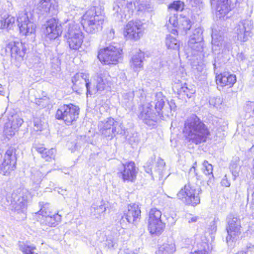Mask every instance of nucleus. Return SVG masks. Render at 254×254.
<instances>
[{"label": "nucleus", "mask_w": 254, "mask_h": 254, "mask_svg": "<svg viewBox=\"0 0 254 254\" xmlns=\"http://www.w3.org/2000/svg\"><path fill=\"white\" fill-rule=\"evenodd\" d=\"M134 7L136 8L138 15H145L153 10V6L149 0H136L134 3L123 0L114 6V15L118 20L124 21L130 17Z\"/></svg>", "instance_id": "obj_1"}, {"label": "nucleus", "mask_w": 254, "mask_h": 254, "mask_svg": "<svg viewBox=\"0 0 254 254\" xmlns=\"http://www.w3.org/2000/svg\"><path fill=\"white\" fill-rule=\"evenodd\" d=\"M183 131L190 141L196 144L205 142L210 134L207 127L195 115L185 121Z\"/></svg>", "instance_id": "obj_2"}, {"label": "nucleus", "mask_w": 254, "mask_h": 254, "mask_svg": "<svg viewBox=\"0 0 254 254\" xmlns=\"http://www.w3.org/2000/svg\"><path fill=\"white\" fill-rule=\"evenodd\" d=\"M103 11L101 7L93 6L83 15L81 23L87 33H95L102 29L105 19Z\"/></svg>", "instance_id": "obj_3"}, {"label": "nucleus", "mask_w": 254, "mask_h": 254, "mask_svg": "<svg viewBox=\"0 0 254 254\" xmlns=\"http://www.w3.org/2000/svg\"><path fill=\"white\" fill-rule=\"evenodd\" d=\"M200 192L198 186L189 182L178 192L177 196L186 204L194 206L200 203Z\"/></svg>", "instance_id": "obj_4"}, {"label": "nucleus", "mask_w": 254, "mask_h": 254, "mask_svg": "<svg viewBox=\"0 0 254 254\" xmlns=\"http://www.w3.org/2000/svg\"><path fill=\"white\" fill-rule=\"evenodd\" d=\"M123 51L118 46L109 45L98 52V58L104 64H116L122 59Z\"/></svg>", "instance_id": "obj_5"}, {"label": "nucleus", "mask_w": 254, "mask_h": 254, "mask_svg": "<svg viewBox=\"0 0 254 254\" xmlns=\"http://www.w3.org/2000/svg\"><path fill=\"white\" fill-rule=\"evenodd\" d=\"M64 37L70 49L77 50L82 44L84 36L79 26L71 22L68 24Z\"/></svg>", "instance_id": "obj_6"}, {"label": "nucleus", "mask_w": 254, "mask_h": 254, "mask_svg": "<svg viewBox=\"0 0 254 254\" xmlns=\"http://www.w3.org/2000/svg\"><path fill=\"white\" fill-rule=\"evenodd\" d=\"M79 109L72 104H64L57 111L56 118L62 120L66 125H71L78 118Z\"/></svg>", "instance_id": "obj_7"}, {"label": "nucleus", "mask_w": 254, "mask_h": 254, "mask_svg": "<svg viewBox=\"0 0 254 254\" xmlns=\"http://www.w3.org/2000/svg\"><path fill=\"white\" fill-rule=\"evenodd\" d=\"M161 212L156 208L151 209L148 214V229L151 234H161L165 228V224L161 220Z\"/></svg>", "instance_id": "obj_8"}, {"label": "nucleus", "mask_w": 254, "mask_h": 254, "mask_svg": "<svg viewBox=\"0 0 254 254\" xmlns=\"http://www.w3.org/2000/svg\"><path fill=\"white\" fill-rule=\"evenodd\" d=\"M144 28L139 20L129 21L124 28L123 35L127 39L138 40L143 35Z\"/></svg>", "instance_id": "obj_9"}, {"label": "nucleus", "mask_w": 254, "mask_h": 254, "mask_svg": "<svg viewBox=\"0 0 254 254\" xmlns=\"http://www.w3.org/2000/svg\"><path fill=\"white\" fill-rule=\"evenodd\" d=\"M29 195V191L23 188H19L12 193L13 206L18 213L26 210Z\"/></svg>", "instance_id": "obj_10"}, {"label": "nucleus", "mask_w": 254, "mask_h": 254, "mask_svg": "<svg viewBox=\"0 0 254 254\" xmlns=\"http://www.w3.org/2000/svg\"><path fill=\"white\" fill-rule=\"evenodd\" d=\"M155 109L157 113L162 118L164 115L169 116L172 111L175 108V104L173 101L165 103V97L161 92L157 93L154 95Z\"/></svg>", "instance_id": "obj_11"}, {"label": "nucleus", "mask_w": 254, "mask_h": 254, "mask_svg": "<svg viewBox=\"0 0 254 254\" xmlns=\"http://www.w3.org/2000/svg\"><path fill=\"white\" fill-rule=\"evenodd\" d=\"M153 106L151 103H148L142 106V110L138 115L140 119L147 125L153 126L161 119L159 115L155 112Z\"/></svg>", "instance_id": "obj_12"}, {"label": "nucleus", "mask_w": 254, "mask_h": 254, "mask_svg": "<svg viewBox=\"0 0 254 254\" xmlns=\"http://www.w3.org/2000/svg\"><path fill=\"white\" fill-rule=\"evenodd\" d=\"M227 226L226 227L228 236L227 242L235 240L237 236L241 234V221L232 214H229L226 218Z\"/></svg>", "instance_id": "obj_13"}, {"label": "nucleus", "mask_w": 254, "mask_h": 254, "mask_svg": "<svg viewBox=\"0 0 254 254\" xmlns=\"http://www.w3.org/2000/svg\"><path fill=\"white\" fill-rule=\"evenodd\" d=\"M17 21L20 32L23 35H28L35 31L36 24L29 20L27 13L24 11L19 12Z\"/></svg>", "instance_id": "obj_14"}, {"label": "nucleus", "mask_w": 254, "mask_h": 254, "mask_svg": "<svg viewBox=\"0 0 254 254\" xmlns=\"http://www.w3.org/2000/svg\"><path fill=\"white\" fill-rule=\"evenodd\" d=\"M253 25L251 21L244 20L240 22L235 27L234 32L237 35V40L241 42L248 40L252 36L251 30Z\"/></svg>", "instance_id": "obj_15"}, {"label": "nucleus", "mask_w": 254, "mask_h": 254, "mask_svg": "<svg viewBox=\"0 0 254 254\" xmlns=\"http://www.w3.org/2000/svg\"><path fill=\"white\" fill-rule=\"evenodd\" d=\"M7 120L8 122L5 124L4 131L7 135L12 136L22 125L23 120L14 112L8 114Z\"/></svg>", "instance_id": "obj_16"}, {"label": "nucleus", "mask_w": 254, "mask_h": 254, "mask_svg": "<svg viewBox=\"0 0 254 254\" xmlns=\"http://www.w3.org/2000/svg\"><path fill=\"white\" fill-rule=\"evenodd\" d=\"M16 157L15 150L10 147L5 152L1 162V169L4 174H8L16 168Z\"/></svg>", "instance_id": "obj_17"}, {"label": "nucleus", "mask_w": 254, "mask_h": 254, "mask_svg": "<svg viewBox=\"0 0 254 254\" xmlns=\"http://www.w3.org/2000/svg\"><path fill=\"white\" fill-rule=\"evenodd\" d=\"M5 51L10 53L12 60L20 62L25 56L26 48L21 42H11L6 46Z\"/></svg>", "instance_id": "obj_18"}, {"label": "nucleus", "mask_w": 254, "mask_h": 254, "mask_svg": "<svg viewBox=\"0 0 254 254\" xmlns=\"http://www.w3.org/2000/svg\"><path fill=\"white\" fill-rule=\"evenodd\" d=\"M88 77L89 75L87 74L83 73H76L72 78L73 90L77 91L78 89L81 88L85 85L87 90L86 94L87 96L92 95L94 93L93 92L95 93V90L93 91L90 90L91 83L89 82Z\"/></svg>", "instance_id": "obj_19"}, {"label": "nucleus", "mask_w": 254, "mask_h": 254, "mask_svg": "<svg viewBox=\"0 0 254 254\" xmlns=\"http://www.w3.org/2000/svg\"><path fill=\"white\" fill-rule=\"evenodd\" d=\"M140 214L141 210L137 204H129L122 217L121 224L125 222V220L128 223H135L140 219Z\"/></svg>", "instance_id": "obj_20"}, {"label": "nucleus", "mask_w": 254, "mask_h": 254, "mask_svg": "<svg viewBox=\"0 0 254 254\" xmlns=\"http://www.w3.org/2000/svg\"><path fill=\"white\" fill-rule=\"evenodd\" d=\"M123 168L120 170L119 177L123 180L128 182H134L136 179L137 171L133 162L130 161L123 164Z\"/></svg>", "instance_id": "obj_21"}, {"label": "nucleus", "mask_w": 254, "mask_h": 254, "mask_svg": "<svg viewBox=\"0 0 254 254\" xmlns=\"http://www.w3.org/2000/svg\"><path fill=\"white\" fill-rule=\"evenodd\" d=\"M237 0H210L211 5H216L218 14L226 15L233 7Z\"/></svg>", "instance_id": "obj_22"}, {"label": "nucleus", "mask_w": 254, "mask_h": 254, "mask_svg": "<svg viewBox=\"0 0 254 254\" xmlns=\"http://www.w3.org/2000/svg\"><path fill=\"white\" fill-rule=\"evenodd\" d=\"M46 26V33L50 39H55L62 33L61 25L59 24L58 20L55 18L48 20Z\"/></svg>", "instance_id": "obj_23"}, {"label": "nucleus", "mask_w": 254, "mask_h": 254, "mask_svg": "<svg viewBox=\"0 0 254 254\" xmlns=\"http://www.w3.org/2000/svg\"><path fill=\"white\" fill-rule=\"evenodd\" d=\"M57 8L54 0H41L38 4L37 9L41 14H55L57 12Z\"/></svg>", "instance_id": "obj_24"}, {"label": "nucleus", "mask_w": 254, "mask_h": 254, "mask_svg": "<svg viewBox=\"0 0 254 254\" xmlns=\"http://www.w3.org/2000/svg\"><path fill=\"white\" fill-rule=\"evenodd\" d=\"M115 120L109 118L99 123L98 128L100 132L105 137L113 138Z\"/></svg>", "instance_id": "obj_25"}, {"label": "nucleus", "mask_w": 254, "mask_h": 254, "mask_svg": "<svg viewBox=\"0 0 254 254\" xmlns=\"http://www.w3.org/2000/svg\"><path fill=\"white\" fill-rule=\"evenodd\" d=\"M217 84L223 87H232L236 81L235 75L228 72L220 73L216 76Z\"/></svg>", "instance_id": "obj_26"}, {"label": "nucleus", "mask_w": 254, "mask_h": 254, "mask_svg": "<svg viewBox=\"0 0 254 254\" xmlns=\"http://www.w3.org/2000/svg\"><path fill=\"white\" fill-rule=\"evenodd\" d=\"M144 58L143 52L138 50L133 55L130 60V66L135 71L143 67V61Z\"/></svg>", "instance_id": "obj_27"}, {"label": "nucleus", "mask_w": 254, "mask_h": 254, "mask_svg": "<svg viewBox=\"0 0 254 254\" xmlns=\"http://www.w3.org/2000/svg\"><path fill=\"white\" fill-rule=\"evenodd\" d=\"M110 77L106 72L98 74L96 77V90L102 91L110 85Z\"/></svg>", "instance_id": "obj_28"}, {"label": "nucleus", "mask_w": 254, "mask_h": 254, "mask_svg": "<svg viewBox=\"0 0 254 254\" xmlns=\"http://www.w3.org/2000/svg\"><path fill=\"white\" fill-rule=\"evenodd\" d=\"M211 36L212 50L217 51L228 48V45L225 43L221 35H218L213 31Z\"/></svg>", "instance_id": "obj_29"}, {"label": "nucleus", "mask_w": 254, "mask_h": 254, "mask_svg": "<svg viewBox=\"0 0 254 254\" xmlns=\"http://www.w3.org/2000/svg\"><path fill=\"white\" fill-rule=\"evenodd\" d=\"M61 220V216L57 214L46 215L42 217L41 222L42 224L50 227H55Z\"/></svg>", "instance_id": "obj_30"}, {"label": "nucleus", "mask_w": 254, "mask_h": 254, "mask_svg": "<svg viewBox=\"0 0 254 254\" xmlns=\"http://www.w3.org/2000/svg\"><path fill=\"white\" fill-rule=\"evenodd\" d=\"M36 150L40 153L42 157L47 161H50L52 159H54L56 150L54 148L47 149L43 146L36 147Z\"/></svg>", "instance_id": "obj_31"}, {"label": "nucleus", "mask_w": 254, "mask_h": 254, "mask_svg": "<svg viewBox=\"0 0 254 254\" xmlns=\"http://www.w3.org/2000/svg\"><path fill=\"white\" fill-rule=\"evenodd\" d=\"M176 251L175 244L171 242H168L163 244L158 248L156 252L157 254H173Z\"/></svg>", "instance_id": "obj_32"}, {"label": "nucleus", "mask_w": 254, "mask_h": 254, "mask_svg": "<svg viewBox=\"0 0 254 254\" xmlns=\"http://www.w3.org/2000/svg\"><path fill=\"white\" fill-rule=\"evenodd\" d=\"M188 46L193 51L200 53H204L205 48L204 47L203 40H194V39L189 40L188 41ZM203 57H205L204 53L202 54Z\"/></svg>", "instance_id": "obj_33"}, {"label": "nucleus", "mask_w": 254, "mask_h": 254, "mask_svg": "<svg viewBox=\"0 0 254 254\" xmlns=\"http://www.w3.org/2000/svg\"><path fill=\"white\" fill-rule=\"evenodd\" d=\"M165 44L168 49L179 51L180 43L179 41L171 35H167L165 39Z\"/></svg>", "instance_id": "obj_34"}, {"label": "nucleus", "mask_w": 254, "mask_h": 254, "mask_svg": "<svg viewBox=\"0 0 254 254\" xmlns=\"http://www.w3.org/2000/svg\"><path fill=\"white\" fill-rule=\"evenodd\" d=\"M178 20L179 24L178 28L180 31L186 32L188 30L190 29L191 27V22L188 17L181 16L179 18Z\"/></svg>", "instance_id": "obj_35"}, {"label": "nucleus", "mask_w": 254, "mask_h": 254, "mask_svg": "<svg viewBox=\"0 0 254 254\" xmlns=\"http://www.w3.org/2000/svg\"><path fill=\"white\" fill-rule=\"evenodd\" d=\"M195 90L193 88L190 86L189 87L187 84L185 83L178 89V93L179 95L182 96V98L187 97L190 98L192 95L195 93Z\"/></svg>", "instance_id": "obj_36"}, {"label": "nucleus", "mask_w": 254, "mask_h": 254, "mask_svg": "<svg viewBox=\"0 0 254 254\" xmlns=\"http://www.w3.org/2000/svg\"><path fill=\"white\" fill-rule=\"evenodd\" d=\"M15 22V18L8 15L0 16V28L4 29L12 26Z\"/></svg>", "instance_id": "obj_37"}, {"label": "nucleus", "mask_w": 254, "mask_h": 254, "mask_svg": "<svg viewBox=\"0 0 254 254\" xmlns=\"http://www.w3.org/2000/svg\"><path fill=\"white\" fill-rule=\"evenodd\" d=\"M134 96V91H129L123 95V104L130 109L133 105V99Z\"/></svg>", "instance_id": "obj_38"}, {"label": "nucleus", "mask_w": 254, "mask_h": 254, "mask_svg": "<svg viewBox=\"0 0 254 254\" xmlns=\"http://www.w3.org/2000/svg\"><path fill=\"white\" fill-rule=\"evenodd\" d=\"M203 29L198 27L193 30L192 35H190L189 40L194 39V40H203Z\"/></svg>", "instance_id": "obj_39"}, {"label": "nucleus", "mask_w": 254, "mask_h": 254, "mask_svg": "<svg viewBox=\"0 0 254 254\" xmlns=\"http://www.w3.org/2000/svg\"><path fill=\"white\" fill-rule=\"evenodd\" d=\"M113 134V137L115 136L116 134H124L125 133V128L123 126L122 123H118L115 120V124L114 125Z\"/></svg>", "instance_id": "obj_40"}, {"label": "nucleus", "mask_w": 254, "mask_h": 254, "mask_svg": "<svg viewBox=\"0 0 254 254\" xmlns=\"http://www.w3.org/2000/svg\"><path fill=\"white\" fill-rule=\"evenodd\" d=\"M105 245L108 249H115L118 246L117 240L112 235H109L107 238Z\"/></svg>", "instance_id": "obj_41"}, {"label": "nucleus", "mask_w": 254, "mask_h": 254, "mask_svg": "<svg viewBox=\"0 0 254 254\" xmlns=\"http://www.w3.org/2000/svg\"><path fill=\"white\" fill-rule=\"evenodd\" d=\"M203 173L205 175L209 176V178L213 177L212 173L213 167L211 164L208 163L207 161H204L203 163Z\"/></svg>", "instance_id": "obj_42"}, {"label": "nucleus", "mask_w": 254, "mask_h": 254, "mask_svg": "<svg viewBox=\"0 0 254 254\" xmlns=\"http://www.w3.org/2000/svg\"><path fill=\"white\" fill-rule=\"evenodd\" d=\"M184 4L180 0L175 1L169 4L168 9L170 10H175V11H181L184 9Z\"/></svg>", "instance_id": "obj_43"}, {"label": "nucleus", "mask_w": 254, "mask_h": 254, "mask_svg": "<svg viewBox=\"0 0 254 254\" xmlns=\"http://www.w3.org/2000/svg\"><path fill=\"white\" fill-rule=\"evenodd\" d=\"M36 249V247L33 245L28 246L26 244L21 245L20 250L23 254H34L33 251Z\"/></svg>", "instance_id": "obj_44"}, {"label": "nucleus", "mask_w": 254, "mask_h": 254, "mask_svg": "<svg viewBox=\"0 0 254 254\" xmlns=\"http://www.w3.org/2000/svg\"><path fill=\"white\" fill-rule=\"evenodd\" d=\"M29 62L31 64V67L36 69L41 68L43 66L40 58L37 56H34L30 59Z\"/></svg>", "instance_id": "obj_45"}, {"label": "nucleus", "mask_w": 254, "mask_h": 254, "mask_svg": "<svg viewBox=\"0 0 254 254\" xmlns=\"http://www.w3.org/2000/svg\"><path fill=\"white\" fill-rule=\"evenodd\" d=\"M223 100L220 97H212L209 100V104L217 109L221 108Z\"/></svg>", "instance_id": "obj_46"}, {"label": "nucleus", "mask_w": 254, "mask_h": 254, "mask_svg": "<svg viewBox=\"0 0 254 254\" xmlns=\"http://www.w3.org/2000/svg\"><path fill=\"white\" fill-rule=\"evenodd\" d=\"M40 205H41V209L37 212L42 217H43L46 215H49L51 213L49 207V204L46 203L45 204H42L40 203Z\"/></svg>", "instance_id": "obj_47"}, {"label": "nucleus", "mask_w": 254, "mask_h": 254, "mask_svg": "<svg viewBox=\"0 0 254 254\" xmlns=\"http://www.w3.org/2000/svg\"><path fill=\"white\" fill-rule=\"evenodd\" d=\"M43 178V174L39 171H36L34 173H32L31 179L35 184H39Z\"/></svg>", "instance_id": "obj_48"}, {"label": "nucleus", "mask_w": 254, "mask_h": 254, "mask_svg": "<svg viewBox=\"0 0 254 254\" xmlns=\"http://www.w3.org/2000/svg\"><path fill=\"white\" fill-rule=\"evenodd\" d=\"M49 103V99L46 96L36 99V103L42 107H46Z\"/></svg>", "instance_id": "obj_49"}, {"label": "nucleus", "mask_w": 254, "mask_h": 254, "mask_svg": "<svg viewBox=\"0 0 254 254\" xmlns=\"http://www.w3.org/2000/svg\"><path fill=\"white\" fill-rule=\"evenodd\" d=\"M236 254H254V246L249 244L245 251H239Z\"/></svg>", "instance_id": "obj_50"}, {"label": "nucleus", "mask_w": 254, "mask_h": 254, "mask_svg": "<svg viewBox=\"0 0 254 254\" xmlns=\"http://www.w3.org/2000/svg\"><path fill=\"white\" fill-rule=\"evenodd\" d=\"M179 18L174 14L171 16L169 19V23L174 27H178L179 24Z\"/></svg>", "instance_id": "obj_51"}, {"label": "nucleus", "mask_w": 254, "mask_h": 254, "mask_svg": "<svg viewBox=\"0 0 254 254\" xmlns=\"http://www.w3.org/2000/svg\"><path fill=\"white\" fill-rule=\"evenodd\" d=\"M194 69L196 70L195 72L197 73L198 74L203 75L205 73V69L202 65H197Z\"/></svg>", "instance_id": "obj_52"}, {"label": "nucleus", "mask_w": 254, "mask_h": 254, "mask_svg": "<svg viewBox=\"0 0 254 254\" xmlns=\"http://www.w3.org/2000/svg\"><path fill=\"white\" fill-rule=\"evenodd\" d=\"M34 125L35 130H41L42 129V125L38 119H35L34 120Z\"/></svg>", "instance_id": "obj_53"}, {"label": "nucleus", "mask_w": 254, "mask_h": 254, "mask_svg": "<svg viewBox=\"0 0 254 254\" xmlns=\"http://www.w3.org/2000/svg\"><path fill=\"white\" fill-rule=\"evenodd\" d=\"M221 185L225 187H229L230 186V182L228 180L227 175H225L221 182Z\"/></svg>", "instance_id": "obj_54"}, {"label": "nucleus", "mask_w": 254, "mask_h": 254, "mask_svg": "<svg viewBox=\"0 0 254 254\" xmlns=\"http://www.w3.org/2000/svg\"><path fill=\"white\" fill-rule=\"evenodd\" d=\"M190 3L192 7H197L200 6L202 1L201 0H190Z\"/></svg>", "instance_id": "obj_55"}, {"label": "nucleus", "mask_w": 254, "mask_h": 254, "mask_svg": "<svg viewBox=\"0 0 254 254\" xmlns=\"http://www.w3.org/2000/svg\"><path fill=\"white\" fill-rule=\"evenodd\" d=\"M97 213L100 214L104 212L106 210V208L104 205H101L97 207Z\"/></svg>", "instance_id": "obj_56"}, {"label": "nucleus", "mask_w": 254, "mask_h": 254, "mask_svg": "<svg viewBox=\"0 0 254 254\" xmlns=\"http://www.w3.org/2000/svg\"><path fill=\"white\" fill-rule=\"evenodd\" d=\"M155 157L154 156L151 157L149 160L148 161V162L146 163V165L149 166V167H151V166L154 164V162L155 161Z\"/></svg>", "instance_id": "obj_57"}, {"label": "nucleus", "mask_w": 254, "mask_h": 254, "mask_svg": "<svg viewBox=\"0 0 254 254\" xmlns=\"http://www.w3.org/2000/svg\"><path fill=\"white\" fill-rule=\"evenodd\" d=\"M190 254H207V252L205 250L195 251L194 252L191 253Z\"/></svg>", "instance_id": "obj_58"}, {"label": "nucleus", "mask_w": 254, "mask_h": 254, "mask_svg": "<svg viewBox=\"0 0 254 254\" xmlns=\"http://www.w3.org/2000/svg\"><path fill=\"white\" fill-rule=\"evenodd\" d=\"M144 167L146 173H150L152 172L151 167H149V166L146 165L144 166Z\"/></svg>", "instance_id": "obj_59"}, {"label": "nucleus", "mask_w": 254, "mask_h": 254, "mask_svg": "<svg viewBox=\"0 0 254 254\" xmlns=\"http://www.w3.org/2000/svg\"><path fill=\"white\" fill-rule=\"evenodd\" d=\"M115 31L113 29H111L109 32V37L110 38H113L114 37Z\"/></svg>", "instance_id": "obj_60"}, {"label": "nucleus", "mask_w": 254, "mask_h": 254, "mask_svg": "<svg viewBox=\"0 0 254 254\" xmlns=\"http://www.w3.org/2000/svg\"><path fill=\"white\" fill-rule=\"evenodd\" d=\"M168 221L169 223H170L171 225H173L175 223V221L174 220V218L173 217H170L168 218Z\"/></svg>", "instance_id": "obj_61"}, {"label": "nucleus", "mask_w": 254, "mask_h": 254, "mask_svg": "<svg viewBox=\"0 0 254 254\" xmlns=\"http://www.w3.org/2000/svg\"><path fill=\"white\" fill-rule=\"evenodd\" d=\"M197 219V217H192L190 220L189 221V223H190V222H196V220Z\"/></svg>", "instance_id": "obj_62"}, {"label": "nucleus", "mask_w": 254, "mask_h": 254, "mask_svg": "<svg viewBox=\"0 0 254 254\" xmlns=\"http://www.w3.org/2000/svg\"><path fill=\"white\" fill-rule=\"evenodd\" d=\"M143 92H144V91L142 89H138L137 91H136V93H138L139 94H140V96L141 97H143Z\"/></svg>", "instance_id": "obj_63"}, {"label": "nucleus", "mask_w": 254, "mask_h": 254, "mask_svg": "<svg viewBox=\"0 0 254 254\" xmlns=\"http://www.w3.org/2000/svg\"><path fill=\"white\" fill-rule=\"evenodd\" d=\"M232 174L234 176V179L235 180L236 178L238 176L239 174H238V172H236V171H235V172H232Z\"/></svg>", "instance_id": "obj_64"}]
</instances>
